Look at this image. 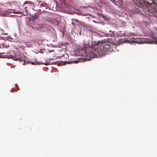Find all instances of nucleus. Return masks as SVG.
<instances>
[{
    "mask_svg": "<svg viewBox=\"0 0 157 157\" xmlns=\"http://www.w3.org/2000/svg\"><path fill=\"white\" fill-rule=\"evenodd\" d=\"M134 5L140 7L144 11L149 12L150 15L157 19V0H132Z\"/></svg>",
    "mask_w": 157,
    "mask_h": 157,
    "instance_id": "f257e3e1",
    "label": "nucleus"
},
{
    "mask_svg": "<svg viewBox=\"0 0 157 157\" xmlns=\"http://www.w3.org/2000/svg\"><path fill=\"white\" fill-rule=\"evenodd\" d=\"M98 42V44H100V49L101 52L104 54L108 53L112 43L107 40L102 42L99 41Z\"/></svg>",
    "mask_w": 157,
    "mask_h": 157,
    "instance_id": "f03ea898",
    "label": "nucleus"
},
{
    "mask_svg": "<svg viewBox=\"0 0 157 157\" xmlns=\"http://www.w3.org/2000/svg\"><path fill=\"white\" fill-rule=\"evenodd\" d=\"M152 40L149 38H146L144 39V40H143V43H147V44H153V43H156L157 44V40L156 38H154L153 37Z\"/></svg>",
    "mask_w": 157,
    "mask_h": 157,
    "instance_id": "7ed1b4c3",
    "label": "nucleus"
},
{
    "mask_svg": "<svg viewBox=\"0 0 157 157\" xmlns=\"http://www.w3.org/2000/svg\"><path fill=\"white\" fill-rule=\"evenodd\" d=\"M41 64L48 65L49 64H56L57 63L56 62H51L50 60L48 59L46 60L45 63H43Z\"/></svg>",
    "mask_w": 157,
    "mask_h": 157,
    "instance_id": "20e7f679",
    "label": "nucleus"
},
{
    "mask_svg": "<svg viewBox=\"0 0 157 157\" xmlns=\"http://www.w3.org/2000/svg\"><path fill=\"white\" fill-rule=\"evenodd\" d=\"M48 7V5L45 3H42L40 6V7L43 10H45Z\"/></svg>",
    "mask_w": 157,
    "mask_h": 157,
    "instance_id": "39448f33",
    "label": "nucleus"
},
{
    "mask_svg": "<svg viewBox=\"0 0 157 157\" xmlns=\"http://www.w3.org/2000/svg\"><path fill=\"white\" fill-rule=\"evenodd\" d=\"M12 59L14 60L15 61H19L20 62H22V63L23 65H25V62L23 61L22 59L21 58H19L17 57H13V56L12 58Z\"/></svg>",
    "mask_w": 157,
    "mask_h": 157,
    "instance_id": "423d86ee",
    "label": "nucleus"
},
{
    "mask_svg": "<svg viewBox=\"0 0 157 157\" xmlns=\"http://www.w3.org/2000/svg\"><path fill=\"white\" fill-rule=\"evenodd\" d=\"M128 41V40H127L126 39H125V38H124L123 39H120L119 40H118V45L120 44L126 43Z\"/></svg>",
    "mask_w": 157,
    "mask_h": 157,
    "instance_id": "0eeeda50",
    "label": "nucleus"
},
{
    "mask_svg": "<svg viewBox=\"0 0 157 157\" xmlns=\"http://www.w3.org/2000/svg\"><path fill=\"white\" fill-rule=\"evenodd\" d=\"M78 60H76L75 61H73L72 62V63H77L79 62H81V61L82 60V59H78Z\"/></svg>",
    "mask_w": 157,
    "mask_h": 157,
    "instance_id": "6e6552de",
    "label": "nucleus"
},
{
    "mask_svg": "<svg viewBox=\"0 0 157 157\" xmlns=\"http://www.w3.org/2000/svg\"><path fill=\"white\" fill-rule=\"evenodd\" d=\"M113 2L115 4L117 5V2L115 1V0H110Z\"/></svg>",
    "mask_w": 157,
    "mask_h": 157,
    "instance_id": "1a4fd4ad",
    "label": "nucleus"
},
{
    "mask_svg": "<svg viewBox=\"0 0 157 157\" xmlns=\"http://www.w3.org/2000/svg\"><path fill=\"white\" fill-rule=\"evenodd\" d=\"M31 63L33 65H34L35 64V62H31Z\"/></svg>",
    "mask_w": 157,
    "mask_h": 157,
    "instance_id": "9d476101",
    "label": "nucleus"
}]
</instances>
